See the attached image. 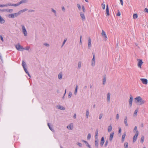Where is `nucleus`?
Here are the masks:
<instances>
[{"instance_id": "obj_1", "label": "nucleus", "mask_w": 148, "mask_h": 148, "mask_svg": "<svg viewBox=\"0 0 148 148\" xmlns=\"http://www.w3.org/2000/svg\"><path fill=\"white\" fill-rule=\"evenodd\" d=\"M135 102L136 103H138L139 105H141L144 104L145 102V100L143 99L140 96L137 97L135 99Z\"/></svg>"}, {"instance_id": "obj_2", "label": "nucleus", "mask_w": 148, "mask_h": 148, "mask_svg": "<svg viewBox=\"0 0 148 148\" xmlns=\"http://www.w3.org/2000/svg\"><path fill=\"white\" fill-rule=\"evenodd\" d=\"M15 47L18 50L21 51H23V50L25 49V48H24L23 46H21L19 43H18L17 45H16Z\"/></svg>"}, {"instance_id": "obj_3", "label": "nucleus", "mask_w": 148, "mask_h": 148, "mask_svg": "<svg viewBox=\"0 0 148 148\" xmlns=\"http://www.w3.org/2000/svg\"><path fill=\"white\" fill-rule=\"evenodd\" d=\"M22 66L25 72L27 73H28L29 72L27 70L26 68L25 67V66H27L25 62H24V60H23L22 61Z\"/></svg>"}, {"instance_id": "obj_4", "label": "nucleus", "mask_w": 148, "mask_h": 148, "mask_svg": "<svg viewBox=\"0 0 148 148\" xmlns=\"http://www.w3.org/2000/svg\"><path fill=\"white\" fill-rule=\"evenodd\" d=\"M21 26L22 27V32L25 36H27V32L25 26L23 25H21Z\"/></svg>"}, {"instance_id": "obj_5", "label": "nucleus", "mask_w": 148, "mask_h": 148, "mask_svg": "<svg viewBox=\"0 0 148 148\" xmlns=\"http://www.w3.org/2000/svg\"><path fill=\"white\" fill-rule=\"evenodd\" d=\"M95 147L96 148H98V145H99V140L98 138L96 139V138H95Z\"/></svg>"}, {"instance_id": "obj_6", "label": "nucleus", "mask_w": 148, "mask_h": 148, "mask_svg": "<svg viewBox=\"0 0 148 148\" xmlns=\"http://www.w3.org/2000/svg\"><path fill=\"white\" fill-rule=\"evenodd\" d=\"M137 60L138 61V67L140 68H141V65L143 63V62L142 60L140 59H137Z\"/></svg>"}, {"instance_id": "obj_7", "label": "nucleus", "mask_w": 148, "mask_h": 148, "mask_svg": "<svg viewBox=\"0 0 148 148\" xmlns=\"http://www.w3.org/2000/svg\"><path fill=\"white\" fill-rule=\"evenodd\" d=\"M106 16H109L110 15L108 5V4L106 5Z\"/></svg>"}, {"instance_id": "obj_8", "label": "nucleus", "mask_w": 148, "mask_h": 148, "mask_svg": "<svg viewBox=\"0 0 148 148\" xmlns=\"http://www.w3.org/2000/svg\"><path fill=\"white\" fill-rule=\"evenodd\" d=\"M132 101H133L132 96L131 95H130V99L129 100V101L130 106V107H131L132 106Z\"/></svg>"}, {"instance_id": "obj_9", "label": "nucleus", "mask_w": 148, "mask_h": 148, "mask_svg": "<svg viewBox=\"0 0 148 148\" xmlns=\"http://www.w3.org/2000/svg\"><path fill=\"white\" fill-rule=\"evenodd\" d=\"M140 80L142 81L143 84H147L148 83L147 80L146 79H140Z\"/></svg>"}, {"instance_id": "obj_10", "label": "nucleus", "mask_w": 148, "mask_h": 148, "mask_svg": "<svg viewBox=\"0 0 148 148\" xmlns=\"http://www.w3.org/2000/svg\"><path fill=\"white\" fill-rule=\"evenodd\" d=\"M106 75H103V84L104 85L106 83Z\"/></svg>"}, {"instance_id": "obj_11", "label": "nucleus", "mask_w": 148, "mask_h": 148, "mask_svg": "<svg viewBox=\"0 0 148 148\" xmlns=\"http://www.w3.org/2000/svg\"><path fill=\"white\" fill-rule=\"evenodd\" d=\"M138 135V132L135 133L133 138V142H134L136 141Z\"/></svg>"}, {"instance_id": "obj_12", "label": "nucleus", "mask_w": 148, "mask_h": 148, "mask_svg": "<svg viewBox=\"0 0 148 148\" xmlns=\"http://www.w3.org/2000/svg\"><path fill=\"white\" fill-rule=\"evenodd\" d=\"M80 14L82 20L83 21H85V17L84 13L82 12H80Z\"/></svg>"}, {"instance_id": "obj_13", "label": "nucleus", "mask_w": 148, "mask_h": 148, "mask_svg": "<svg viewBox=\"0 0 148 148\" xmlns=\"http://www.w3.org/2000/svg\"><path fill=\"white\" fill-rule=\"evenodd\" d=\"M101 34L102 36L106 40L108 38L107 35L105 33V31L102 30V31Z\"/></svg>"}, {"instance_id": "obj_14", "label": "nucleus", "mask_w": 148, "mask_h": 148, "mask_svg": "<svg viewBox=\"0 0 148 148\" xmlns=\"http://www.w3.org/2000/svg\"><path fill=\"white\" fill-rule=\"evenodd\" d=\"M88 49H90V47L91 46V39L90 37H89L88 38Z\"/></svg>"}, {"instance_id": "obj_15", "label": "nucleus", "mask_w": 148, "mask_h": 148, "mask_svg": "<svg viewBox=\"0 0 148 148\" xmlns=\"http://www.w3.org/2000/svg\"><path fill=\"white\" fill-rule=\"evenodd\" d=\"M104 139L103 137L101 138V142L100 143V146L101 147H102L103 145V144L104 143Z\"/></svg>"}, {"instance_id": "obj_16", "label": "nucleus", "mask_w": 148, "mask_h": 148, "mask_svg": "<svg viewBox=\"0 0 148 148\" xmlns=\"http://www.w3.org/2000/svg\"><path fill=\"white\" fill-rule=\"evenodd\" d=\"M82 141L84 143L86 144V146H87L89 148H91L90 145L88 144V143L87 141L83 140H82Z\"/></svg>"}, {"instance_id": "obj_17", "label": "nucleus", "mask_w": 148, "mask_h": 148, "mask_svg": "<svg viewBox=\"0 0 148 148\" xmlns=\"http://www.w3.org/2000/svg\"><path fill=\"white\" fill-rule=\"evenodd\" d=\"M127 116H125L124 118V123L126 126H128V124L127 123Z\"/></svg>"}, {"instance_id": "obj_18", "label": "nucleus", "mask_w": 148, "mask_h": 148, "mask_svg": "<svg viewBox=\"0 0 148 148\" xmlns=\"http://www.w3.org/2000/svg\"><path fill=\"white\" fill-rule=\"evenodd\" d=\"M114 134V132H112L110 134L109 140L111 141L112 140Z\"/></svg>"}, {"instance_id": "obj_19", "label": "nucleus", "mask_w": 148, "mask_h": 148, "mask_svg": "<svg viewBox=\"0 0 148 148\" xmlns=\"http://www.w3.org/2000/svg\"><path fill=\"white\" fill-rule=\"evenodd\" d=\"M28 2V0H22L19 2H18V3L19 5H20L22 3H27Z\"/></svg>"}, {"instance_id": "obj_20", "label": "nucleus", "mask_w": 148, "mask_h": 148, "mask_svg": "<svg viewBox=\"0 0 148 148\" xmlns=\"http://www.w3.org/2000/svg\"><path fill=\"white\" fill-rule=\"evenodd\" d=\"M57 107L58 108L61 110H65V107H64L61 106H60V105L57 106Z\"/></svg>"}, {"instance_id": "obj_21", "label": "nucleus", "mask_w": 148, "mask_h": 148, "mask_svg": "<svg viewBox=\"0 0 148 148\" xmlns=\"http://www.w3.org/2000/svg\"><path fill=\"white\" fill-rule=\"evenodd\" d=\"M110 93H108L107 94V101L108 102H110Z\"/></svg>"}, {"instance_id": "obj_22", "label": "nucleus", "mask_w": 148, "mask_h": 148, "mask_svg": "<svg viewBox=\"0 0 148 148\" xmlns=\"http://www.w3.org/2000/svg\"><path fill=\"white\" fill-rule=\"evenodd\" d=\"M133 132L134 133H136L138 132V134L139 132L137 130V127L136 126L134 127V128L133 130Z\"/></svg>"}, {"instance_id": "obj_23", "label": "nucleus", "mask_w": 148, "mask_h": 148, "mask_svg": "<svg viewBox=\"0 0 148 148\" xmlns=\"http://www.w3.org/2000/svg\"><path fill=\"white\" fill-rule=\"evenodd\" d=\"M5 20L2 18L1 15H0V22L2 24L5 23Z\"/></svg>"}, {"instance_id": "obj_24", "label": "nucleus", "mask_w": 148, "mask_h": 148, "mask_svg": "<svg viewBox=\"0 0 148 148\" xmlns=\"http://www.w3.org/2000/svg\"><path fill=\"white\" fill-rule=\"evenodd\" d=\"M47 125L48 126V127H49V129L53 132H54V130L53 129V127H51V126L50 125V123H47Z\"/></svg>"}, {"instance_id": "obj_25", "label": "nucleus", "mask_w": 148, "mask_h": 148, "mask_svg": "<svg viewBox=\"0 0 148 148\" xmlns=\"http://www.w3.org/2000/svg\"><path fill=\"white\" fill-rule=\"evenodd\" d=\"M10 6H17L19 5V4L18 3V2L16 4H12V3H10V4L9 5Z\"/></svg>"}, {"instance_id": "obj_26", "label": "nucleus", "mask_w": 148, "mask_h": 148, "mask_svg": "<svg viewBox=\"0 0 148 148\" xmlns=\"http://www.w3.org/2000/svg\"><path fill=\"white\" fill-rule=\"evenodd\" d=\"M126 135V133L125 132H124L122 136V141H123L124 140V139Z\"/></svg>"}, {"instance_id": "obj_27", "label": "nucleus", "mask_w": 148, "mask_h": 148, "mask_svg": "<svg viewBox=\"0 0 148 148\" xmlns=\"http://www.w3.org/2000/svg\"><path fill=\"white\" fill-rule=\"evenodd\" d=\"M89 113V110L88 109H87L86 110V118L87 119L88 118Z\"/></svg>"}, {"instance_id": "obj_28", "label": "nucleus", "mask_w": 148, "mask_h": 148, "mask_svg": "<svg viewBox=\"0 0 148 148\" xmlns=\"http://www.w3.org/2000/svg\"><path fill=\"white\" fill-rule=\"evenodd\" d=\"M98 129H97L96 130V132H95V138H96L97 139L98 138Z\"/></svg>"}, {"instance_id": "obj_29", "label": "nucleus", "mask_w": 148, "mask_h": 148, "mask_svg": "<svg viewBox=\"0 0 148 148\" xmlns=\"http://www.w3.org/2000/svg\"><path fill=\"white\" fill-rule=\"evenodd\" d=\"M27 10H28V9L27 8L24 9L22 10H20V11H19V13H20L21 14V13H23L24 12H25Z\"/></svg>"}, {"instance_id": "obj_30", "label": "nucleus", "mask_w": 148, "mask_h": 148, "mask_svg": "<svg viewBox=\"0 0 148 148\" xmlns=\"http://www.w3.org/2000/svg\"><path fill=\"white\" fill-rule=\"evenodd\" d=\"M112 130V127L111 125H110L108 126V132H110Z\"/></svg>"}, {"instance_id": "obj_31", "label": "nucleus", "mask_w": 148, "mask_h": 148, "mask_svg": "<svg viewBox=\"0 0 148 148\" xmlns=\"http://www.w3.org/2000/svg\"><path fill=\"white\" fill-rule=\"evenodd\" d=\"M78 88V86L77 85L76 86L75 88V90L74 94L75 95H76L77 93V90Z\"/></svg>"}, {"instance_id": "obj_32", "label": "nucleus", "mask_w": 148, "mask_h": 148, "mask_svg": "<svg viewBox=\"0 0 148 148\" xmlns=\"http://www.w3.org/2000/svg\"><path fill=\"white\" fill-rule=\"evenodd\" d=\"M62 73H60L58 75V78L59 79H61L62 78Z\"/></svg>"}, {"instance_id": "obj_33", "label": "nucleus", "mask_w": 148, "mask_h": 148, "mask_svg": "<svg viewBox=\"0 0 148 148\" xmlns=\"http://www.w3.org/2000/svg\"><path fill=\"white\" fill-rule=\"evenodd\" d=\"M5 10L7 12L11 13L13 12V10L12 9H6Z\"/></svg>"}, {"instance_id": "obj_34", "label": "nucleus", "mask_w": 148, "mask_h": 148, "mask_svg": "<svg viewBox=\"0 0 148 148\" xmlns=\"http://www.w3.org/2000/svg\"><path fill=\"white\" fill-rule=\"evenodd\" d=\"M20 14L19 13V12H18L17 13H15L14 14H13L14 16V18L15 17H17Z\"/></svg>"}, {"instance_id": "obj_35", "label": "nucleus", "mask_w": 148, "mask_h": 148, "mask_svg": "<svg viewBox=\"0 0 148 148\" xmlns=\"http://www.w3.org/2000/svg\"><path fill=\"white\" fill-rule=\"evenodd\" d=\"M144 141V136H143L141 137L140 138V142L141 143H143Z\"/></svg>"}, {"instance_id": "obj_36", "label": "nucleus", "mask_w": 148, "mask_h": 148, "mask_svg": "<svg viewBox=\"0 0 148 148\" xmlns=\"http://www.w3.org/2000/svg\"><path fill=\"white\" fill-rule=\"evenodd\" d=\"M133 16L134 19H136L138 17V16L136 14H134Z\"/></svg>"}, {"instance_id": "obj_37", "label": "nucleus", "mask_w": 148, "mask_h": 148, "mask_svg": "<svg viewBox=\"0 0 148 148\" xmlns=\"http://www.w3.org/2000/svg\"><path fill=\"white\" fill-rule=\"evenodd\" d=\"M125 148H128V143L127 142H125L124 143Z\"/></svg>"}, {"instance_id": "obj_38", "label": "nucleus", "mask_w": 148, "mask_h": 148, "mask_svg": "<svg viewBox=\"0 0 148 148\" xmlns=\"http://www.w3.org/2000/svg\"><path fill=\"white\" fill-rule=\"evenodd\" d=\"M138 112V109H136L134 112V116H135L136 115L137 113Z\"/></svg>"}, {"instance_id": "obj_39", "label": "nucleus", "mask_w": 148, "mask_h": 148, "mask_svg": "<svg viewBox=\"0 0 148 148\" xmlns=\"http://www.w3.org/2000/svg\"><path fill=\"white\" fill-rule=\"evenodd\" d=\"M14 15L13 14H10L9 15V18H14Z\"/></svg>"}, {"instance_id": "obj_40", "label": "nucleus", "mask_w": 148, "mask_h": 148, "mask_svg": "<svg viewBox=\"0 0 148 148\" xmlns=\"http://www.w3.org/2000/svg\"><path fill=\"white\" fill-rule=\"evenodd\" d=\"M82 64V62L81 61H79L78 62V68L79 69L81 67V65Z\"/></svg>"}, {"instance_id": "obj_41", "label": "nucleus", "mask_w": 148, "mask_h": 148, "mask_svg": "<svg viewBox=\"0 0 148 148\" xmlns=\"http://www.w3.org/2000/svg\"><path fill=\"white\" fill-rule=\"evenodd\" d=\"M93 57L92 59V61H95V55L94 53H92Z\"/></svg>"}, {"instance_id": "obj_42", "label": "nucleus", "mask_w": 148, "mask_h": 148, "mask_svg": "<svg viewBox=\"0 0 148 148\" xmlns=\"http://www.w3.org/2000/svg\"><path fill=\"white\" fill-rule=\"evenodd\" d=\"M77 6L78 7V8L79 10H81V6L79 4H77Z\"/></svg>"}, {"instance_id": "obj_43", "label": "nucleus", "mask_w": 148, "mask_h": 148, "mask_svg": "<svg viewBox=\"0 0 148 148\" xmlns=\"http://www.w3.org/2000/svg\"><path fill=\"white\" fill-rule=\"evenodd\" d=\"M90 138H91V134L90 133H89L88 134V136H87V139L88 140H90Z\"/></svg>"}, {"instance_id": "obj_44", "label": "nucleus", "mask_w": 148, "mask_h": 148, "mask_svg": "<svg viewBox=\"0 0 148 148\" xmlns=\"http://www.w3.org/2000/svg\"><path fill=\"white\" fill-rule=\"evenodd\" d=\"M72 96V93L71 92H69V93L68 95V97L69 98H70Z\"/></svg>"}, {"instance_id": "obj_45", "label": "nucleus", "mask_w": 148, "mask_h": 148, "mask_svg": "<svg viewBox=\"0 0 148 148\" xmlns=\"http://www.w3.org/2000/svg\"><path fill=\"white\" fill-rule=\"evenodd\" d=\"M77 145L79 146V147H82V143H77Z\"/></svg>"}, {"instance_id": "obj_46", "label": "nucleus", "mask_w": 148, "mask_h": 148, "mask_svg": "<svg viewBox=\"0 0 148 148\" xmlns=\"http://www.w3.org/2000/svg\"><path fill=\"white\" fill-rule=\"evenodd\" d=\"M82 8L83 13L85 12V9L84 6L83 5H82Z\"/></svg>"}, {"instance_id": "obj_47", "label": "nucleus", "mask_w": 148, "mask_h": 148, "mask_svg": "<svg viewBox=\"0 0 148 148\" xmlns=\"http://www.w3.org/2000/svg\"><path fill=\"white\" fill-rule=\"evenodd\" d=\"M101 6L103 10H104L105 8V4H104L103 3L102 5Z\"/></svg>"}, {"instance_id": "obj_48", "label": "nucleus", "mask_w": 148, "mask_h": 148, "mask_svg": "<svg viewBox=\"0 0 148 148\" xmlns=\"http://www.w3.org/2000/svg\"><path fill=\"white\" fill-rule=\"evenodd\" d=\"M108 140H106V141L104 146L105 147H106L107 146V145L108 143Z\"/></svg>"}, {"instance_id": "obj_49", "label": "nucleus", "mask_w": 148, "mask_h": 148, "mask_svg": "<svg viewBox=\"0 0 148 148\" xmlns=\"http://www.w3.org/2000/svg\"><path fill=\"white\" fill-rule=\"evenodd\" d=\"M51 11L55 14V16H56V12L55 10H54L53 8H51Z\"/></svg>"}, {"instance_id": "obj_50", "label": "nucleus", "mask_w": 148, "mask_h": 148, "mask_svg": "<svg viewBox=\"0 0 148 148\" xmlns=\"http://www.w3.org/2000/svg\"><path fill=\"white\" fill-rule=\"evenodd\" d=\"M95 61H92L91 65L92 66H94L95 65Z\"/></svg>"}, {"instance_id": "obj_51", "label": "nucleus", "mask_w": 148, "mask_h": 148, "mask_svg": "<svg viewBox=\"0 0 148 148\" xmlns=\"http://www.w3.org/2000/svg\"><path fill=\"white\" fill-rule=\"evenodd\" d=\"M116 16H120L121 15V13L119 11V10H118V12L117 13V14H116Z\"/></svg>"}, {"instance_id": "obj_52", "label": "nucleus", "mask_w": 148, "mask_h": 148, "mask_svg": "<svg viewBox=\"0 0 148 148\" xmlns=\"http://www.w3.org/2000/svg\"><path fill=\"white\" fill-rule=\"evenodd\" d=\"M102 116H103V114H102L101 113L100 115H99V119H101L102 117Z\"/></svg>"}, {"instance_id": "obj_53", "label": "nucleus", "mask_w": 148, "mask_h": 148, "mask_svg": "<svg viewBox=\"0 0 148 148\" xmlns=\"http://www.w3.org/2000/svg\"><path fill=\"white\" fill-rule=\"evenodd\" d=\"M44 45L47 47H49V44H47V43H45L44 44Z\"/></svg>"}, {"instance_id": "obj_54", "label": "nucleus", "mask_w": 148, "mask_h": 148, "mask_svg": "<svg viewBox=\"0 0 148 148\" xmlns=\"http://www.w3.org/2000/svg\"><path fill=\"white\" fill-rule=\"evenodd\" d=\"M116 118L117 120L119 119V114H116Z\"/></svg>"}, {"instance_id": "obj_55", "label": "nucleus", "mask_w": 148, "mask_h": 148, "mask_svg": "<svg viewBox=\"0 0 148 148\" xmlns=\"http://www.w3.org/2000/svg\"><path fill=\"white\" fill-rule=\"evenodd\" d=\"M144 11L146 12H147V13H148V9L147 8H145L144 9Z\"/></svg>"}, {"instance_id": "obj_56", "label": "nucleus", "mask_w": 148, "mask_h": 148, "mask_svg": "<svg viewBox=\"0 0 148 148\" xmlns=\"http://www.w3.org/2000/svg\"><path fill=\"white\" fill-rule=\"evenodd\" d=\"M119 133H121V127H119Z\"/></svg>"}, {"instance_id": "obj_57", "label": "nucleus", "mask_w": 148, "mask_h": 148, "mask_svg": "<svg viewBox=\"0 0 148 148\" xmlns=\"http://www.w3.org/2000/svg\"><path fill=\"white\" fill-rule=\"evenodd\" d=\"M82 36H80V41L79 42V43L82 44Z\"/></svg>"}, {"instance_id": "obj_58", "label": "nucleus", "mask_w": 148, "mask_h": 148, "mask_svg": "<svg viewBox=\"0 0 148 148\" xmlns=\"http://www.w3.org/2000/svg\"><path fill=\"white\" fill-rule=\"evenodd\" d=\"M120 1L121 4L122 5H123V0H120Z\"/></svg>"}, {"instance_id": "obj_59", "label": "nucleus", "mask_w": 148, "mask_h": 148, "mask_svg": "<svg viewBox=\"0 0 148 148\" xmlns=\"http://www.w3.org/2000/svg\"><path fill=\"white\" fill-rule=\"evenodd\" d=\"M62 10L64 12L65 11V8H64V6H62Z\"/></svg>"}, {"instance_id": "obj_60", "label": "nucleus", "mask_w": 148, "mask_h": 148, "mask_svg": "<svg viewBox=\"0 0 148 148\" xmlns=\"http://www.w3.org/2000/svg\"><path fill=\"white\" fill-rule=\"evenodd\" d=\"M10 3H7V4H5L4 5V6L5 7H7V6H10V5H9L10 4Z\"/></svg>"}, {"instance_id": "obj_61", "label": "nucleus", "mask_w": 148, "mask_h": 148, "mask_svg": "<svg viewBox=\"0 0 148 148\" xmlns=\"http://www.w3.org/2000/svg\"><path fill=\"white\" fill-rule=\"evenodd\" d=\"M66 39H65L63 42V45H64V44L66 42Z\"/></svg>"}, {"instance_id": "obj_62", "label": "nucleus", "mask_w": 148, "mask_h": 148, "mask_svg": "<svg viewBox=\"0 0 148 148\" xmlns=\"http://www.w3.org/2000/svg\"><path fill=\"white\" fill-rule=\"evenodd\" d=\"M34 10H29L28 12H34Z\"/></svg>"}, {"instance_id": "obj_63", "label": "nucleus", "mask_w": 148, "mask_h": 148, "mask_svg": "<svg viewBox=\"0 0 148 148\" xmlns=\"http://www.w3.org/2000/svg\"><path fill=\"white\" fill-rule=\"evenodd\" d=\"M0 38H1V40L2 41H3V37L1 36H0Z\"/></svg>"}, {"instance_id": "obj_64", "label": "nucleus", "mask_w": 148, "mask_h": 148, "mask_svg": "<svg viewBox=\"0 0 148 148\" xmlns=\"http://www.w3.org/2000/svg\"><path fill=\"white\" fill-rule=\"evenodd\" d=\"M73 118L74 119H75L76 118V114H75L73 115Z\"/></svg>"}]
</instances>
